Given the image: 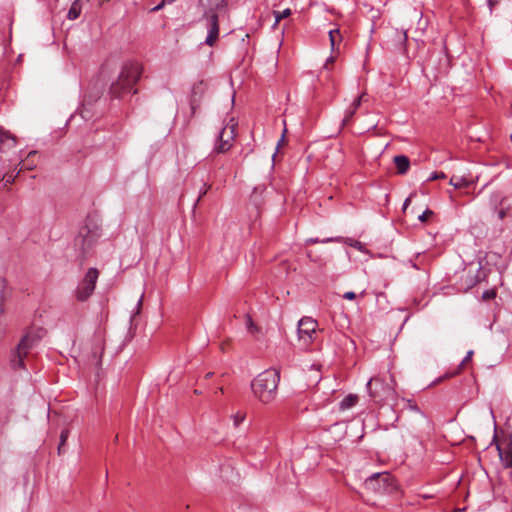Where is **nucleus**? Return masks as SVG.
<instances>
[{
  "label": "nucleus",
  "instance_id": "7ed1b4c3",
  "mask_svg": "<svg viewBox=\"0 0 512 512\" xmlns=\"http://www.w3.org/2000/svg\"><path fill=\"white\" fill-rule=\"evenodd\" d=\"M41 330H29L20 340L16 349L13 351L11 356V367L16 369L25 368V359L29 355L30 351L38 345L42 338Z\"/></svg>",
  "mask_w": 512,
  "mask_h": 512
},
{
  "label": "nucleus",
  "instance_id": "cd10ccee",
  "mask_svg": "<svg viewBox=\"0 0 512 512\" xmlns=\"http://www.w3.org/2000/svg\"><path fill=\"white\" fill-rule=\"evenodd\" d=\"M365 97H366V94L363 93L361 95H359L354 101L353 103L351 104L350 107H352L353 109H355L356 111L358 110V108L360 107L361 103L363 101H365Z\"/></svg>",
  "mask_w": 512,
  "mask_h": 512
},
{
  "label": "nucleus",
  "instance_id": "ea45409f",
  "mask_svg": "<svg viewBox=\"0 0 512 512\" xmlns=\"http://www.w3.org/2000/svg\"><path fill=\"white\" fill-rule=\"evenodd\" d=\"M471 277L472 275H470V273L467 274V277H466V280H465V283H466V289H469L468 288V285L471 283Z\"/></svg>",
  "mask_w": 512,
  "mask_h": 512
},
{
  "label": "nucleus",
  "instance_id": "6e6552de",
  "mask_svg": "<svg viewBox=\"0 0 512 512\" xmlns=\"http://www.w3.org/2000/svg\"><path fill=\"white\" fill-rule=\"evenodd\" d=\"M99 238L97 231H91L88 226H83L75 238V246L85 255Z\"/></svg>",
  "mask_w": 512,
  "mask_h": 512
},
{
  "label": "nucleus",
  "instance_id": "ddd939ff",
  "mask_svg": "<svg viewBox=\"0 0 512 512\" xmlns=\"http://www.w3.org/2000/svg\"><path fill=\"white\" fill-rule=\"evenodd\" d=\"M393 163L396 166L398 174L404 175L410 168V160L405 155H396L393 158Z\"/></svg>",
  "mask_w": 512,
  "mask_h": 512
},
{
  "label": "nucleus",
  "instance_id": "5701e85b",
  "mask_svg": "<svg viewBox=\"0 0 512 512\" xmlns=\"http://www.w3.org/2000/svg\"><path fill=\"white\" fill-rule=\"evenodd\" d=\"M347 245L356 248L359 251H364V244L352 238H346L344 241Z\"/></svg>",
  "mask_w": 512,
  "mask_h": 512
},
{
  "label": "nucleus",
  "instance_id": "09e8293b",
  "mask_svg": "<svg viewBox=\"0 0 512 512\" xmlns=\"http://www.w3.org/2000/svg\"><path fill=\"white\" fill-rule=\"evenodd\" d=\"M191 108H192V113H195L196 107H195L194 103H191Z\"/></svg>",
  "mask_w": 512,
  "mask_h": 512
},
{
  "label": "nucleus",
  "instance_id": "f257e3e1",
  "mask_svg": "<svg viewBox=\"0 0 512 512\" xmlns=\"http://www.w3.org/2000/svg\"><path fill=\"white\" fill-rule=\"evenodd\" d=\"M142 72L143 67L139 62H125L121 68L117 80L110 86V94L114 98H120L127 93H137V90H134V86L141 78Z\"/></svg>",
  "mask_w": 512,
  "mask_h": 512
},
{
  "label": "nucleus",
  "instance_id": "7c9ffc66",
  "mask_svg": "<svg viewBox=\"0 0 512 512\" xmlns=\"http://www.w3.org/2000/svg\"><path fill=\"white\" fill-rule=\"evenodd\" d=\"M445 178H446V174L444 172H434L428 177V180L434 181V180L445 179Z\"/></svg>",
  "mask_w": 512,
  "mask_h": 512
},
{
  "label": "nucleus",
  "instance_id": "f8f14e48",
  "mask_svg": "<svg viewBox=\"0 0 512 512\" xmlns=\"http://www.w3.org/2000/svg\"><path fill=\"white\" fill-rule=\"evenodd\" d=\"M390 38L395 50L402 52L406 50L407 34L405 31L394 29L391 31Z\"/></svg>",
  "mask_w": 512,
  "mask_h": 512
},
{
  "label": "nucleus",
  "instance_id": "b1692460",
  "mask_svg": "<svg viewBox=\"0 0 512 512\" xmlns=\"http://www.w3.org/2000/svg\"><path fill=\"white\" fill-rule=\"evenodd\" d=\"M68 436H69V431L68 430H63L60 434V443H59V446H58V453L61 454L62 451H63V447L68 439Z\"/></svg>",
  "mask_w": 512,
  "mask_h": 512
},
{
  "label": "nucleus",
  "instance_id": "6ab92c4d",
  "mask_svg": "<svg viewBox=\"0 0 512 512\" xmlns=\"http://www.w3.org/2000/svg\"><path fill=\"white\" fill-rule=\"evenodd\" d=\"M264 191H265V186L264 185H259V186L254 188V191H253V193L251 195V201L256 206L260 205V203H261V195L263 194Z\"/></svg>",
  "mask_w": 512,
  "mask_h": 512
},
{
  "label": "nucleus",
  "instance_id": "0eeeda50",
  "mask_svg": "<svg viewBox=\"0 0 512 512\" xmlns=\"http://www.w3.org/2000/svg\"><path fill=\"white\" fill-rule=\"evenodd\" d=\"M393 479L391 475L387 472L382 473H375L368 477L365 482V488L367 490L376 492V493H382L389 490V488L392 486Z\"/></svg>",
  "mask_w": 512,
  "mask_h": 512
},
{
  "label": "nucleus",
  "instance_id": "c03bdc74",
  "mask_svg": "<svg viewBox=\"0 0 512 512\" xmlns=\"http://www.w3.org/2000/svg\"><path fill=\"white\" fill-rule=\"evenodd\" d=\"M247 323H248L249 329L252 331V328H254V325H253L252 320H251L250 317L248 318Z\"/></svg>",
  "mask_w": 512,
  "mask_h": 512
},
{
  "label": "nucleus",
  "instance_id": "1a4fd4ad",
  "mask_svg": "<svg viewBox=\"0 0 512 512\" xmlns=\"http://www.w3.org/2000/svg\"><path fill=\"white\" fill-rule=\"evenodd\" d=\"M205 17L207 19V29L208 34L205 39V44L213 47L218 40L219 37V17L217 13H206Z\"/></svg>",
  "mask_w": 512,
  "mask_h": 512
},
{
  "label": "nucleus",
  "instance_id": "412c9836",
  "mask_svg": "<svg viewBox=\"0 0 512 512\" xmlns=\"http://www.w3.org/2000/svg\"><path fill=\"white\" fill-rule=\"evenodd\" d=\"M329 39H330L332 50H334L336 43L341 40L340 31L338 29L330 30L329 31Z\"/></svg>",
  "mask_w": 512,
  "mask_h": 512
},
{
  "label": "nucleus",
  "instance_id": "c85d7f7f",
  "mask_svg": "<svg viewBox=\"0 0 512 512\" xmlns=\"http://www.w3.org/2000/svg\"><path fill=\"white\" fill-rule=\"evenodd\" d=\"M473 354H474L473 350H470L467 352L466 356L464 357V359L462 360V362L459 365V370L463 369L466 366V364L471 361Z\"/></svg>",
  "mask_w": 512,
  "mask_h": 512
},
{
  "label": "nucleus",
  "instance_id": "a18cd8bd",
  "mask_svg": "<svg viewBox=\"0 0 512 512\" xmlns=\"http://www.w3.org/2000/svg\"><path fill=\"white\" fill-rule=\"evenodd\" d=\"M331 241H339V238H336V239L328 238V239L322 240L323 243L331 242Z\"/></svg>",
  "mask_w": 512,
  "mask_h": 512
},
{
  "label": "nucleus",
  "instance_id": "72a5a7b5",
  "mask_svg": "<svg viewBox=\"0 0 512 512\" xmlns=\"http://www.w3.org/2000/svg\"><path fill=\"white\" fill-rule=\"evenodd\" d=\"M245 418V415L244 414H241V413H237L233 416V419H234V425L237 427L240 425V423L243 422Z\"/></svg>",
  "mask_w": 512,
  "mask_h": 512
},
{
  "label": "nucleus",
  "instance_id": "423d86ee",
  "mask_svg": "<svg viewBox=\"0 0 512 512\" xmlns=\"http://www.w3.org/2000/svg\"><path fill=\"white\" fill-rule=\"evenodd\" d=\"M99 271L96 268H89L83 279L77 285L74 296L79 302H85L94 293Z\"/></svg>",
  "mask_w": 512,
  "mask_h": 512
},
{
  "label": "nucleus",
  "instance_id": "2eb2a0df",
  "mask_svg": "<svg viewBox=\"0 0 512 512\" xmlns=\"http://www.w3.org/2000/svg\"><path fill=\"white\" fill-rule=\"evenodd\" d=\"M82 11V2L81 0H74L68 10L67 18L69 20H76Z\"/></svg>",
  "mask_w": 512,
  "mask_h": 512
},
{
  "label": "nucleus",
  "instance_id": "393cba45",
  "mask_svg": "<svg viewBox=\"0 0 512 512\" xmlns=\"http://www.w3.org/2000/svg\"><path fill=\"white\" fill-rule=\"evenodd\" d=\"M355 113H356V110H355V109H353L352 107H350V108L346 111L345 116H344V118H343V121H342L343 125H347V124H349V123H350V121L352 120V118H353V116H354V114H355Z\"/></svg>",
  "mask_w": 512,
  "mask_h": 512
},
{
  "label": "nucleus",
  "instance_id": "8fccbe9b",
  "mask_svg": "<svg viewBox=\"0 0 512 512\" xmlns=\"http://www.w3.org/2000/svg\"><path fill=\"white\" fill-rule=\"evenodd\" d=\"M142 305V297L139 299L138 303H137V306L138 308Z\"/></svg>",
  "mask_w": 512,
  "mask_h": 512
},
{
  "label": "nucleus",
  "instance_id": "c756f323",
  "mask_svg": "<svg viewBox=\"0 0 512 512\" xmlns=\"http://www.w3.org/2000/svg\"><path fill=\"white\" fill-rule=\"evenodd\" d=\"M3 302H4V281L0 279V315L4 311Z\"/></svg>",
  "mask_w": 512,
  "mask_h": 512
},
{
  "label": "nucleus",
  "instance_id": "9b49d317",
  "mask_svg": "<svg viewBox=\"0 0 512 512\" xmlns=\"http://www.w3.org/2000/svg\"><path fill=\"white\" fill-rule=\"evenodd\" d=\"M496 447L502 464L506 468H512V441L508 439L501 440Z\"/></svg>",
  "mask_w": 512,
  "mask_h": 512
},
{
  "label": "nucleus",
  "instance_id": "5fc2aeb1",
  "mask_svg": "<svg viewBox=\"0 0 512 512\" xmlns=\"http://www.w3.org/2000/svg\"><path fill=\"white\" fill-rule=\"evenodd\" d=\"M316 379H317V381H319L320 380V376L316 375Z\"/></svg>",
  "mask_w": 512,
  "mask_h": 512
},
{
  "label": "nucleus",
  "instance_id": "39448f33",
  "mask_svg": "<svg viewBox=\"0 0 512 512\" xmlns=\"http://www.w3.org/2000/svg\"><path fill=\"white\" fill-rule=\"evenodd\" d=\"M238 123L234 118H230L224 127L219 131L214 147L209 157L214 160L217 155L225 154L234 146Z\"/></svg>",
  "mask_w": 512,
  "mask_h": 512
},
{
  "label": "nucleus",
  "instance_id": "a878e982",
  "mask_svg": "<svg viewBox=\"0 0 512 512\" xmlns=\"http://www.w3.org/2000/svg\"><path fill=\"white\" fill-rule=\"evenodd\" d=\"M508 211H509V208L508 207H503V206H500L497 208L496 211H494L496 214H497V218L499 220H504L505 217L507 216L508 214Z\"/></svg>",
  "mask_w": 512,
  "mask_h": 512
},
{
  "label": "nucleus",
  "instance_id": "bb28decb",
  "mask_svg": "<svg viewBox=\"0 0 512 512\" xmlns=\"http://www.w3.org/2000/svg\"><path fill=\"white\" fill-rule=\"evenodd\" d=\"M496 297V290L495 289H489L483 292L482 294V300L483 301H489Z\"/></svg>",
  "mask_w": 512,
  "mask_h": 512
},
{
  "label": "nucleus",
  "instance_id": "c9c22d12",
  "mask_svg": "<svg viewBox=\"0 0 512 512\" xmlns=\"http://www.w3.org/2000/svg\"><path fill=\"white\" fill-rule=\"evenodd\" d=\"M343 298L347 300H353L356 298V294L353 291H348L343 294Z\"/></svg>",
  "mask_w": 512,
  "mask_h": 512
},
{
  "label": "nucleus",
  "instance_id": "864d4df0",
  "mask_svg": "<svg viewBox=\"0 0 512 512\" xmlns=\"http://www.w3.org/2000/svg\"><path fill=\"white\" fill-rule=\"evenodd\" d=\"M423 498L428 499V498H430V496H428V494H425V495H423Z\"/></svg>",
  "mask_w": 512,
  "mask_h": 512
},
{
  "label": "nucleus",
  "instance_id": "4c0bfd02",
  "mask_svg": "<svg viewBox=\"0 0 512 512\" xmlns=\"http://www.w3.org/2000/svg\"><path fill=\"white\" fill-rule=\"evenodd\" d=\"M209 186L204 184L203 189L200 191V195L198 197V201L207 193Z\"/></svg>",
  "mask_w": 512,
  "mask_h": 512
},
{
  "label": "nucleus",
  "instance_id": "a211bd4d",
  "mask_svg": "<svg viewBox=\"0 0 512 512\" xmlns=\"http://www.w3.org/2000/svg\"><path fill=\"white\" fill-rule=\"evenodd\" d=\"M357 402H358V396L354 395V394H349L342 399V401L339 404V408L342 411L347 410V409H350L353 406H355Z\"/></svg>",
  "mask_w": 512,
  "mask_h": 512
},
{
  "label": "nucleus",
  "instance_id": "f704fd0d",
  "mask_svg": "<svg viewBox=\"0 0 512 512\" xmlns=\"http://www.w3.org/2000/svg\"><path fill=\"white\" fill-rule=\"evenodd\" d=\"M4 186H7L8 184H11L14 182V176L13 175H4L3 177Z\"/></svg>",
  "mask_w": 512,
  "mask_h": 512
},
{
  "label": "nucleus",
  "instance_id": "a19ab883",
  "mask_svg": "<svg viewBox=\"0 0 512 512\" xmlns=\"http://www.w3.org/2000/svg\"><path fill=\"white\" fill-rule=\"evenodd\" d=\"M333 62H334V57H332V56H331V57H329V58L327 59L326 63H325V67L327 68V67H328V65H329L330 63H333Z\"/></svg>",
  "mask_w": 512,
  "mask_h": 512
},
{
  "label": "nucleus",
  "instance_id": "79ce46f5",
  "mask_svg": "<svg viewBox=\"0 0 512 512\" xmlns=\"http://www.w3.org/2000/svg\"><path fill=\"white\" fill-rule=\"evenodd\" d=\"M410 201H411V200H410V198H407V199L404 201V204H403V210H405V209L408 207V205H409Z\"/></svg>",
  "mask_w": 512,
  "mask_h": 512
},
{
  "label": "nucleus",
  "instance_id": "f03ea898",
  "mask_svg": "<svg viewBox=\"0 0 512 512\" xmlns=\"http://www.w3.org/2000/svg\"><path fill=\"white\" fill-rule=\"evenodd\" d=\"M280 381L278 370L270 368L258 374L251 383L254 396L263 404H269L277 396Z\"/></svg>",
  "mask_w": 512,
  "mask_h": 512
},
{
  "label": "nucleus",
  "instance_id": "de8ad7c7",
  "mask_svg": "<svg viewBox=\"0 0 512 512\" xmlns=\"http://www.w3.org/2000/svg\"><path fill=\"white\" fill-rule=\"evenodd\" d=\"M37 154L36 151H31L29 154H28V158H30L31 156H35Z\"/></svg>",
  "mask_w": 512,
  "mask_h": 512
},
{
  "label": "nucleus",
  "instance_id": "58836bf2",
  "mask_svg": "<svg viewBox=\"0 0 512 512\" xmlns=\"http://www.w3.org/2000/svg\"><path fill=\"white\" fill-rule=\"evenodd\" d=\"M166 4L167 3H164V0H162V2L160 4H158L157 6H155L152 10L153 11H158V10H160Z\"/></svg>",
  "mask_w": 512,
  "mask_h": 512
},
{
  "label": "nucleus",
  "instance_id": "dca6fc26",
  "mask_svg": "<svg viewBox=\"0 0 512 512\" xmlns=\"http://www.w3.org/2000/svg\"><path fill=\"white\" fill-rule=\"evenodd\" d=\"M15 144V137L0 128V149L4 148L5 146L10 148L15 146Z\"/></svg>",
  "mask_w": 512,
  "mask_h": 512
},
{
  "label": "nucleus",
  "instance_id": "37998d69",
  "mask_svg": "<svg viewBox=\"0 0 512 512\" xmlns=\"http://www.w3.org/2000/svg\"><path fill=\"white\" fill-rule=\"evenodd\" d=\"M284 133L282 134V137L281 139L279 140L278 144H277V149L282 145V143H284Z\"/></svg>",
  "mask_w": 512,
  "mask_h": 512
},
{
  "label": "nucleus",
  "instance_id": "4be33fe9",
  "mask_svg": "<svg viewBox=\"0 0 512 512\" xmlns=\"http://www.w3.org/2000/svg\"><path fill=\"white\" fill-rule=\"evenodd\" d=\"M291 15V9L287 8L283 11H274L275 24H278L282 19L287 18Z\"/></svg>",
  "mask_w": 512,
  "mask_h": 512
},
{
  "label": "nucleus",
  "instance_id": "6e6d98bb",
  "mask_svg": "<svg viewBox=\"0 0 512 512\" xmlns=\"http://www.w3.org/2000/svg\"><path fill=\"white\" fill-rule=\"evenodd\" d=\"M510 138H511V141H512V133H511V136H510Z\"/></svg>",
  "mask_w": 512,
  "mask_h": 512
},
{
  "label": "nucleus",
  "instance_id": "9d476101",
  "mask_svg": "<svg viewBox=\"0 0 512 512\" xmlns=\"http://www.w3.org/2000/svg\"><path fill=\"white\" fill-rule=\"evenodd\" d=\"M317 322L310 317H303L298 323V336L305 344L312 340L316 332Z\"/></svg>",
  "mask_w": 512,
  "mask_h": 512
},
{
  "label": "nucleus",
  "instance_id": "3c124183",
  "mask_svg": "<svg viewBox=\"0 0 512 512\" xmlns=\"http://www.w3.org/2000/svg\"><path fill=\"white\" fill-rule=\"evenodd\" d=\"M309 241H310V242H312V243H317V242H319V240H318V239H310Z\"/></svg>",
  "mask_w": 512,
  "mask_h": 512
},
{
  "label": "nucleus",
  "instance_id": "49530a36",
  "mask_svg": "<svg viewBox=\"0 0 512 512\" xmlns=\"http://www.w3.org/2000/svg\"><path fill=\"white\" fill-rule=\"evenodd\" d=\"M311 368H314L316 373H319V368L320 366H317V365H312Z\"/></svg>",
  "mask_w": 512,
  "mask_h": 512
},
{
  "label": "nucleus",
  "instance_id": "f3484780",
  "mask_svg": "<svg viewBox=\"0 0 512 512\" xmlns=\"http://www.w3.org/2000/svg\"><path fill=\"white\" fill-rule=\"evenodd\" d=\"M450 185H453L455 188H466L472 184V181L467 179L464 176H455L453 175L449 181Z\"/></svg>",
  "mask_w": 512,
  "mask_h": 512
},
{
  "label": "nucleus",
  "instance_id": "e433bc0d",
  "mask_svg": "<svg viewBox=\"0 0 512 512\" xmlns=\"http://www.w3.org/2000/svg\"><path fill=\"white\" fill-rule=\"evenodd\" d=\"M408 407H409L411 410L415 411V412H420V410H419L418 406L416 405V403H414V402H413V401H411V400H408Z\"/></svg>",
  "mask_w": 512,
  "mask_h": 512
},
{
  "label": "nucleus",
  "instance_id": "473e14b6",
  "mask_svg": "<svg viewBox=\"0 0 512 512\" xmlns=\"http://www.w3.org/2000/svg\"><path fill=\"white\" fill-rule=\"evenodd\" d=\"M433 215V212L429 209H427L426 211H424L419 217L418 219L421 221V222H426L428 220V218L430 216Z\"/></svg>",
  "mask_w": 512,
  "mask_h": 512
},
{
  "label": "nucleus",
  "instance_id": "2f4dec72",
  "mask_svg": "<svg viewBox=\"0 0 512 512\" xmlns=\"http://www.w3.org/2000/svg\"><path fill=\"white\" fill-rule=\"evenodd\" d=\"M19 165H20L19 171H22L24 169L31 170L35 166V164L33 162H30L29 160L23 161Z\"/></svg>",
  "mask_w": 512,
  "mask_h": 512
},
{
  "label": "nucleus",
  "instance_id": "20e7f679",
  "mask_svg": "<svg viewBox=\"0 0 512 512\" xmlns=\"http://www.w3.org/2000/svg\"><path fill=\"white\" fill-rule=\"evenodd\" d=\"M395 380L392 375L375 376L367 383L369 396L375 402H383L392 398L395 394Z\"/></svg>",
  "mask_w": 512,
  "mask_h": 512
},
{
  "label": "nucleus",
  "instance_id": "aec40b11",
  "mask_svg": "<svg viewBox=\"0 0 512 512\" xmlns=\"http://www.w3.org/2000/svg\"><path fill=\"white\" fill-rule=\"evenodd\" d=\"M485 277H486L485 272L482 270V268H481V267H479V268L477 269L476 274H475V275H472V277H471V283L468 285V288H472V287H474L475 285H477L478 283H480V282L484 281Z\"/></svg>",
  "mask_w": 512,
  "mask_h": 512
},
{
  "label": "nucleus",
  "instance_id": "4468645a",
  "mask_svg": "<svg viewBox=\"0 0 512 512\" xmlns=\"http://www.w3.org/2000/svg\"><path fill=\"white\" fill-rule=\"evenodd\" d=\"M506 201V196L499 191H495L490 194L488 199V205L492 211H496L498 207L503 206Z\"/></svg>",
  "mask_w": 512,
  "mask_h": 512
},
{
  "label": "nucleus",
  "instance_id": "603ef678",
  "mask_svg": "<svg viewBox=\"0 0 512 512\" xmlns=\"http://www.w3.org/2000/svg\"><path fill=\"white\" fill-rule=\"evenodd\" d=\"M110 0H100L101 4L109 2Z\"/></svg>",
  "mask_w": 512,
  "mask_h": 512
}]
</instances>
